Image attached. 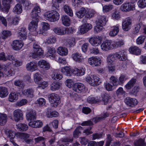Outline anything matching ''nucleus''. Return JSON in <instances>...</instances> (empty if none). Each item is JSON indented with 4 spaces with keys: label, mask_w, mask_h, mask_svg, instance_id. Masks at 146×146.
Here are the masks:
<instances>
[{
    "label": "nucleus",
    "mask_w": 146,
    "mask_h": 146,
    "mask_svg": "<svg viewBox=\"0 0 146 146\" xmlns=\"http://www.w3.org/2000/svg\"><path fill=\"white\" fill-rule=\"evenodd\" d=\"M17 129L20 131H25L28 128L27 125L24 123H19L16 125Z\"/></svg>",
    "instance_id": "38"
},
{
    "label": "nucleus",
    "mask_w": 146,
    "mask_h": 146,
    "mask_svg": "<svg viewBox=\"0 0 146 146\" xmlns=\"http://www.w3.org/2000/svg\"><path fill=\"white\" fill-rule=\"evenodd\" d=\"M86 12L87 11L86 9L84 7H82L80 11L76 13V15L78 17L82 18L84 15L86 17Z\"/></svg>",
    "instance_id": "41"
},
{
    "label": "nucleus",
    "mask_w": 146,
    "mask_h": 146,
    "mask_svg": "<svg viewBox=\"0 0 146 146\" xmlns=\"http://www.w3.org/2000/svg\"><path fill=\"white\" fill-rule=\"evenodd\" d=\"M127 79V77L126 75L122 74L119 77V81L120 85L122 84Z\"/></svg>",
    "instance_id": "63"
},
{
    "label": "nucleus",
    "mask_w": 146,
    "mask_h": 146,
    "mask_svg": "<svg viewBox=\"0 0 146 146\" xmlns=\"http://www.w3.org/2000/svg\"><path fill=\"white\" fill-rule=\"evenodd\" d=\"M30 135L25 133L18 132L16 133V136L18 138L26 140L30 137Z\"/></svg>",
    "instance_id": "36"
},
{
    "label": "nucleus",
    "mask_w": 146,
    "mask_h": 146,
    "mask_svg": "<svg viewBox=\"0 0 146 146\" xmlns=\"http://www.w3.org/2000/svg\"><path fill=\"white\" fill-rule=\"evenodd\" d=\"M113 49L121 47L124 44V42L122 40H119L117 41L112 40Z\"/></svg>",
    "instance_id": "33"
},
{
    "label": "nucleus",
    "mask_w": 146,
    "mask_h": 146,
    "mask_svg": "<svg viewBox=\"0 0 146 146\" xmlns=\"http://www.w3.org/2000/svg\"><path fill=\"white\" fill-rule=\"evenodd\" d=\"M66 86L69 88H71L73 86L74 82L73 80L71 79H68L65 82Z\"/></svg>",
    "instance_id": "56"
},
{
    "label": "nucleus",
    "mask_w": 146,
    "mask_h": 146,
    "mask_svg": "<svg viewBox=\"0 0 146 146\" xmlns=\"http://www.w3.org/2000/svg\"><path fill=\"white\" fill-rule=\"evenodd\" d=\"M44 16L45 19L51 22L58 20L60 17L59 14L55 11L46 12L44 14Z\"/></svg>",
    "instance_id": "2"
},
{
    "label": "nucleus",
    "mask_w": 146,
    "mask_h": 146,
    "mask_svg": "<svg viewBox=\"0 0 146 146\" xmlns=\"http://www.w3.org/2000/svg\"><path fill=\"white\" fill-rule=\"evenodd\" d=\"M39 21L33 20L31 22L29 25V29L31 32H34L35 34H37L36 31L38 23Z\"/></svg>",
    "instance_id": "17"
},
{
    "label": "nucleus",
    "mask_w": 146,
    "mask_h": 146,
    "mask_svg": "<svg viewBox=\"0 0 146 146\" xmlns=\"http://www.w3.org/2000/svg\"><path fill=\"white\" fill-rule=\"evenodd\" d=\"M12 0H2V4L4 7L2 8L1 9L4 12L7 13L9 9L10 6V4Z\"/></svg>",
    "instance_id": "21"
},
{
    "label": "nucleus",
    "mask_w": 146,
    "mask_h": 146,
    "mask_svg": "<svg viewBox=\"0 0 146 146\" xmlns=\"http://www.w3.org/2000/svg\"><path fill=\"white\" fill-rule=\"evenodd\" d=\"M48 85V82L46 81H43L40 82L38 84L37 88H41L42 89H44Z\"/></svg>",
    "instance_id": "64"
},
{
    "label": "nucleus",
    "mask_w": 146,
    "mask_h": 146,
    "mask_svg": "<svg viewBox=\"0 0 146 146\" xmlns=\"http://www.w3.org/2000/svg\"><path fill=\"white\" fill-rule=\"evenodd\" d=\"M131 19L129 17L127 18L124 19L122 22V29L125 31H128L131 29Z\"/></svg>",
    "instance_id": "10"
},
{
    "label": "nucleus",
    "mask_w": 146,
    "mask_h": 146,
    "mask_svg": "<svg viewBox=\"0 0 146 146\" xmlns=\"http://www.w3.org/2000/svg\"><path fill=\"white\" fill-rule=\"evenodd\" d=\"M135 9L133 6H132L128 3H125L123 4L120 7L121 10L123 12H127L131 10Z\"/></svg>",
    "instance_id": "16"
},
{
    "label": "nucleus",
    "mask_w": 146,
    "mask_h": 146,
    "mask_svg": "<svg viewBox=\"0 0 146 146\" xmlns=\"http://www.w3.org/2000/svg\"><path fill=\"white\" fill-rule=\"evenodd\" d=\"M7 115L4 113H0V125H4L7 121Z\"/></svg>",
    "instance_id": "43"
},
{
    "label": "nucleus",
    "mask_w": 146,
    "mask_h": 146,
    "mask_svg": "<svg viewBox=\"0 0 146 146\" xmlns=\"http://www.w3.org/2000/svg\"><path fill=\"white\" fill-rule=\"evenodd\" d=\"M110 96L108 94H106L102 95V100L104 103V104H107L109 100L111 99Z\"/></svg>",
    "instance_id": "50"
},
{
    "label": "nucleus",
    "mask_w": 146,
    "mask_h": 146,
    "mask_svg": "<svg viewBox=\"0 0 146 146\" xmlns=\"http://www.w3.org/2000/svg\"><path fill=\"white\" fill-rule=\"evenodd\" d=\"M18 94L15 92H11L9 96L8 100L11 102H15L18 98Z\"/></svg>",
    "instance_id": "37"
},
{
    "label": "nucleus",
    "mask_w": 146,
    "mask_h": 146,
    "mask_svg": "<svg viewBox=\"0 0 146 146\" xmlns=\"http://www.w3.org/2000/svg\"><path fill=\"white\" fill-rule=\"evenodd\" d=\"M119 25L117 24L112 27V29L109 33V35L111 37L115 36L119 32Z\"/></svg>",
    "instance_id": "27"
},
{
    "label": "nucleus",
    "mask_w": 146,
    "mask_h": 146,
    "mask_svg": "<svg viewBox=\"0 0 146 146\" xmlns=\"http://www.w3.org/2000/svg\"><path fill=\"white\" fill-rule=\"evenodd\" d=\"M11 35V32L8 31H4L2 33L1 36L3 39H5Z\"/></svg>",
    "instance_id": "60"
},
{
    "label": "nucleus",
    "mask_w": 146,
    "mask_h": 146,
    "mask_svg": "<svg viewBox=\"0 0 146 146\" xmlns=\"http://www.w3.org/2000/svg\"><path fill=\"white\" fill-rule=\"evenodd\" d=\"M61 72L67 76H70L73 74L72 69H71L68 66H64L61 68Z\"/></svg>",
    "instance_id": "29"
},
{
    "label": "nucleus",
    "mask_w": 146,
    "mask_h": 146,
    "mask_svg": "<svg viewBox=\"0 0 146 146\" xmlns=\"http://www.w3.org/2000/svg\"><path fill=\"white\" fill-rule=\"evenodd\" d=\"M43 125L42 122L39 120L31 121L29 123V126L34 128H39L42 127Z\"/></svg>",
    "instance_id": "22"
},
{
    "label": "nucleus",
    "mask_w": 146,
    "mask_h": 146,
    "mask_svg": "<svg viewBox=\"0 0 146 146\" xmlns=\"http://www.w3.org/2000/svg\"><path fill=\"white\" fill-rule=\"evenodd\" d=\"M62 21L63 24L66 26L70 25V18L67 16L63 15L62 18Z\"/></svg>",
    "instance_id": "40"
},
{
    "label": "nucleus",
    "mask_w": 146,
    "mask_h": 146,
    "mask_svg": "<svg viewBox=\"0 0 146 146\" xmlns=\"http://www.w3.org/2000/svg\"><path fill=\"white\" fill-rule=\"evenodd\" d=\"M0 70L3 71V72L0 71V78L2 76H12L15 73V71L11 67V64L9 65H0Z\"/></svg>",
    "instance_id": "1"
},
{
    "label": "nucleus",
    "mask_w": 146,
    "mask_h": 146,
    "mask_svg": "<svg viewBox=\"0 0 146 146\" xmlns=\"http://www.w3.org/2000/svg\"><path fill=\"white\" fill-rule=\"evenodd\" d=\"M13 117L12 119L14 121L18 122L23 119V114L22 111L20 109L15 110L13 113Z\"/></svg>",
    "instance_id": "5"
},
{
    "label": "nucleus",
    "mask_w": 146,
    "mask_h": 146,
    "mask_svg": "<svg viewBox=\"0 0 146 146\" xmlns=\"http://www.w3.org/2000/svg\"><path fill=\"white\" fill-rule=\"evenodd\" d=\"M38 66L46 70L49 69L50 68V64L48 62L44 60H41L38 62Z\"/></svg>",
    "instance_id": "23"
},
{
    "label": "nucleus",
    "mask_w": 146,
    "mask_h": 146,
    "mask_svg": "<svg viewBox=\"0 0 146 146\" xmlns=\"http://www.w3.org/2000/svg\"><path fill=\"white\" fill-rule=\"evenodd\" d=\"M65 12L70 16L71 17L73 15L72 11L71 8L67 5H65L64 7Z\"/></svg>",
    "instance_id": "47"
},
{
    "label": "nucleus",
    "mask_w": 146,
    "mask_h": 146,
    "mask_svg": "<svg viewBox=\"0 0 146 146\" xmlns=\"http://www.w3.org/2000/svg\"><path fill=\"white\" fill-rule=\"evenodd\" d=\"M43 53L44 51L42 48H39V50H36V51H33V52L31 54V56L34 58L37 57L40 58L42 56Z\"/></svg>",
    "instance_id": "31"
},
{
    "label": "nucleus",
    "mask_w": 146,
    "mask_h": 146,
    "mask_svg": "<svg viewBox=\"0 0 146 146\" xmlns=\"http://www.w3.org/2000/svg\"><path fill=\"white\" fill-rule=\"evenodd\" d=\"M64 29V27H56L53 29V31L56 34L62 35L65 34Z\"/></svg>",
    "instance_id": "35"
},
{
    "label": "nucleus",
    "mask_w": 146,
    "mask_h": 146,
    "mask_svg": "<svg viewBox=\"0 0 146 146\" xmlns=\"http://www.w3.org/2000/svg\"><path fill=\"white\" fill-rule=\"evenodd\" d=\"M121 54L118 53H116L109 55L107 57V62L108 64L110 65H112L113 62L115 59V56L117 57L119 60H124L126 59L125 55L123 56V58H122L121 57Z\"/></svg>",
    "instance_id": "4"
},
{
    "label": "nucleus",
    "mask_w": 146,
    "mask_h": 146,
    "mask_svg": "<svg viewBox=\"0 0 146 146\" xmlns=\"http://www.w3.org/2000/svg\"><path fill=\"white\" fill-rule=\"evenodd\" d=\"M62 84L58 82H54L50 85V89L52 91H56L60 89Z\"/></svg>",
    "instance_id": "34"
},
{
    "label": "nucleus",
    "mask_w": 146,
    "mask_h": 146,
    "mask_svg": "<svg viewBox=\"0 0 146 146\" xmlns=\"http://www.w3.org/2000/svg\"><path fill=\"white\" fill-rule=\"evenodd\" d=\"M146 38V35H141L139 37L136 39V43L138 45L143 44Z\"/></svg>",
    "instance_id": "48"
},
{
    "label": "nucleus",
    "mask_w": 146,
    "mask_h": 146,
    "mask_svg": "<svg viewBox=\"0 0 146 146\" xmlns=\"http://www.w3.org/2000/svg\"><path fill=\"white\" fill-rule=\"evenodd\" d=\"M108 21L106 20V17L104 16H99L96 21L97 23L103 26H105Z\"/></svg>",
    "instance_id": "32"
},
{
    "label": "nucleus",
    "mask_w": 146,
    "mask_h": 146,
    "mask_svg": "<svg viewBox=\"0 0 146 146\" xmlns=\"http://www.w3.org/2000/svg\"><path fill=\"white\" fill-rule=\"evenodd\" d=\"M82 129V127L80 126L78 127L73 132V136L74 137H77L80 133L81 130Z\"/></svg>",
    "instance_id": "54"
},
{
    "label": "nucleus",
    "mask_w": 146,
    "mask_h": 146,
    "mask_svg": "<svg viewBox=\"0 0 146 146\" xmlns=\"http://www.w3.org/2000/svg\"><path fill=\"white\" fill-rule=\"evenodd\" d=\"M136 79H132L125 85V87L127 89H131L133 86L136 82Z\"/></svg>",
    "instance_id": "45"
},
{
    "label": "nucleus",
    "mask_w": 146,
    "mask_h": 146,
    "mask_svg": "<svg viewBox=\"0 0 146 146\" xmlns=\"http://www.w3.org/2000/svg\"><path fill=\"white\" fill-rule=\"evenodd\" d=\"M26 68L27 70L30 71H34L38 68L36 63L33 62L28 63L26 65Z\"/></svg>",
    "instance_id": "30"
},
{
    "label": "nucleus",
    "mask_w": 146,
    "mask_h": 146,
    "mask_svg": "<svg viewBox=\"0 0 146 146\" xmlns=\"http://www.w3.org/2000/svg\"><path fill=\"white\" fill-rule=\"evenodd\" d=\"M109 115L107 113H105L104 115H103L101 117H96V118H93V121L95 123H96L100 121L102 119L106 118L108 117Z\"/></svg>",
    "instance_id": "57"
},
{
    "label": "nucleus",
    "mask_w": 146,
    "mask_h": 146,
    "mask_svg": "<svg viewBox=\"0 0 146 146\" xmlns=\"http://www.w3.org/2000/svg\"><path fill=\"white\" fill-rule=\"evenodd\" d=\"M27 33L25 28L22 27L18 32L17 36L21 40L26 39L27 37Z\"/></svg>",
    "instance_id": "19"
},
{
    "label": "nucleus",
    "mask_w": 146,
    "mask_h": 146,
    "mask_svg": "<svg viewBox=\"0 0 146 146\" xmlns=\"http://www.w3.org/2000/svg\"><path fill=\"white\" fill-rule=\"evenodd\" d=\"M72 57L74 60L79 63L83 62L85 59L82 54L78 52H75L72 54Z\"/></svg>",
    "instance_id": "18"
},
{
    "label": "nucleus",
    "mask_w": 146,
    "mask_h": 146,
    "mask_svg": "<svg viewBox=\"0 0 146 146\" xmlns=\"http://www.w3.org/2000/svg\"><path fill=\"white\" fill-rule=\"evenodd\" d=\"M92 27V25L90 23L84 24L80 27V32L81 34H84L90 30Z\"/></svg>",
    "instance_id": "13"
},
{
    "label": "nucleus",
    "mask_w": 146,
    "mask_h": 146,
    "mask_svg": "<svg viewBox=\"0 0 146 146\" xmlns=\"http://www.w3.org/2000/svg\"><path fill=\"white\" fill-rule=\"evenodd\" d=\"M110 82L114 86L116 87L120 85L117 78L114 76H111L110 78Z\"/></svg>",
    "instance_id": "42"
},
{
    "label": "nucleus",
    "mask_w": 146,
    "mask_h": 146,
    "mask_svg": "<svg viewBox=\"0 0 146 146\" xmlns=\"http://www.w3.org/2000/svg\"><path fill=\"white\" fill-rule=\"evenodd\" d=\"M85 68L83 67L75 68L72 69L73 74L77 76H81L84 75L85 72Z\"/></svg>",
    "instance_id": "20"
},
{
    "label": "nucleus",
    "mask_w": 146,
    "mask_h": 146,
    "mask_svg": "<svg viewBox=\"0 0 146 146\" xmlns=\"http://www.w3.org/2000/svg\"><path fill=\"white\" fill-rule=\"evenodd\" d=\"M129 51L131 54L136 55H140L141 52V49L135 46H131L129 48Z\"/></svg>",
    "instance_id": "26"
},
{
    "label": "nucleus",
    "mask_w": 146,
    "mask_h": 146,
    "mask_svg": "<svg viewBox=\"0 0 146 146\" xmlns=\"http://www.w3.org/2000/svg\"><path fill=\"white\" fill-rule=\"evenodd\" d=\"M41 9L39 6L35 5L31 13V16L33 19H36V20L39 21L40 17L39 15Z\"/></svg>",
    "instance_id": "9"
},
{
    "label": "nucleus",
    "mask_w": 146,
    "mask_h": 146,
    "mask_svg": "<svg viewBox=\"0 0 146 146\" xmlns=\"http://www.w3.org/2000/svg\"><path fill=\"white\" fill-rule=\"evenodd\" d=\"M34 90L32 88H29L22 92V94L26 97L32 98L34 96Z\"/></svg>",
    "instance_id": "25"
},
{
    "label": "nucleus",
    "mask_w": 146,
    "mask_h": 146,
    "mask_svg": "<svg viewBox=\"0 0 146 146\" xmlns=\"http://www.w3.org/2000/svg\"><path fill=\"white\" fill-rule=\"evenodd\" d=\"M23 45V43L21 41L15 40L13 41L12 47L14 49L19 50L21 49Z\"/></svg>",
    "instance_id": "24"
},
{
    "label": "nucleus",
    "mask_w": 146,
    "mask_h": 146,
    "mask_svg": "<svg viewBox=\"0 0 146 146\" xmlns=\"http://www.w3.org/2000/svg\"><path fill=\"white\" fill-rule=\"evenodd\" d=\"M52 78L55 80H59L62 78V75L60 73L56 72H53L51 75Z\"/></svg>",
    "instance_id": "46"
},
{
    "label": "nucleus",
    "mask_w": 146,
    "mask_h": 146,
    "mask_svg": "<svg viewBox=\"0 0 146 146\" xmlns=\"http://www.w3.org/2000/svg\"><path fill=\"white\" fill-rule=\"evenodd\" d=\"M19 17H15L13 18L11 21L9 22V24L10 25H15L18 24L20 20Z\"/></svg>",
    "instance_id": "51"
},
{
    "label": "nucleus",
    "mask_w": 146,
    "mask_h": 146,
    "mask_svg": "<svg viewBox=\"0 0 146 146\" xmlns=\"http://www.w3.org/2000/svg\"><path fill=\"white\" fill-rule=\"evenodd\" d=\"M88 62L90 65L93 66H100L101 64V59L98 56H92L88 59Z\"/></svg>",
    "instance_id": "8"
},
{
    "label": "nucleus",
    "mask_w": 146,
    "mask_h": 146,
    "mask_svg": "<svg viewBox=\"0 0 146 146\" xmlns=\"http://www.w3.org/2000/svg\"><path fill=\"white\" fill-rule=\"evenodd\" d=\"M56 38L54 36H50L46 39V42L48 44H54L56 42Z\"/></svg>",
    "instance_id": "61"
},
{
    "label": "nucleus",
    "mask_w": 146,
    "mask_h": 146,
    "mask_svg": "<svg viewBox=\"0 0 146 146\" xmlns=\"http://www.w3.org/2000/svg\"><path fill=\"white\" fill-rule=\"evenodd\" d=\"M41 25L42 26V32L40 31V33H43V31H46L50 29L49 24L47 23L46 22H42L41 23Z\"/></svg>",
    "instance_id": "49"
},
{
    "label": "nucleus",
    "mask_w": 146,
    "mask_h": 146,
    "mask_svg": "<svg viewBox=\"0 0 146 146\" xmlns=\"http://www.w3.org/2000/svg\"><path fill=\"white\" fill-rule=\"evenodd\" d=\"M95 11L93 10H89L87 11L86 15V17L87 18H91L93 17L95 13Z\"/></svg>",
    "instance_id": "55"
},
{
    "label": "nucleus",
    "mask_w": 146,
    "mask_h": 146,
    "mask_svg": "<svg viewBox=\"0 0 146 146\" xmlns=\"http://www.w3.org/2000/svg\"><path fill=\"white\" fill-rule=\"evenodd\" d=\"M50 102L54 104V106H57L60 103V98L59 96L55 93H52L48 96Z\"/></svg>",
    "instance_id": "6"
},
{
    "label": "nucleus",
    "mask_w": 146,
    "mask_h": 146,
    "mask_svg": "<svg viewBox=\"0 0 146 146\" xmlns=\"http://www.w3.org/2000/svg\"><path fill=\"white\" fill-rule=\"evenodd\" d=\"M36 112L32 109L28 110L26 114V118L27 120L31 121L36 119Z\"/></svg>",
    "instance_id": "15"
},
{
    "label": "nucleus",
    "mask_w": 146,
    "mask_h": 146,
    "mask_svg": "<svg viewBox=\"0 0 146 146\" xmlns=\"http://www.w3.org/2000/svg\"><path fill=\"white\" fill-rule=\"evenodd\" d=\"M42 79L41 77V75L38 73H36L35 74L34 76V80L36 83H38V82Z\"/></svg>",
    "instance_id": "59"
},
{
    "label": "nucleus",
    "mask_w": 146,
    "mask_h": 146,
    "mask_svg": "<svg viewBox=\"0 0 146 146\" xmlns=\"http://www.w3.org/2000/svg\"><path fill=\"white\" fill-rule=\"evenodd\" d=\"M112 40H106L104 41L101 44V49L105 51H108L113 49Z\"/></svg>",
    "instance_id": "12"
},
{
    "label": "nucleus",
    "mask_w": 146,
    "mask_h": 146,
    "mask_svg": "<svg viewBox=\"0 0 146 146\" xmlns=\"http://www.w3.org/2000/svg\"><path fill=\"white\" fill-rule=\"evenodd\" d=\"M8 137L10 138V141L12 143L14 142L13 139L16 135L15 133L11 131H9L8 132Z\"/></svg>",
    "instance_id": "53"
},
{
    "label": "nucleus",
    "mask_w": 146,
    "mask_h": 146,
    "mask_svg": "<svg viewBox=\"0 0 146 146\" xmlns=\"http://www.w3.org/2000/svg\"><path fill=\"white\" fill-rule=\"evenodd\" d=\"M112 18L113 19L118 20L120 18L119 12L117 10H115L112 14Z\"/></svg>",
    "instance_id": "58"
},
{
    "label": "nucleus",
    "mask_w": 146,
    "mask_h": 146,
    "mask_svg": "<svg viewBox=\"0 0 146 146\" xmlns=\"http://www.w3.org/2000/svg\"><path fill=\"white\" fill-rule=\"evenodd\" d=\"M86 80L93 86L98 85L101 83V81L99 78L94 75L87 77L86 78Z\"/></svg>",
    "instance_id": "3"
},
{
    "label": "nucleus",
    "mask_w": 146,
    "mask_h": 146,
    "mask_svg": "<svg viewBox=\"0 0 146 146\" xmlns=\"http://www.w3.org/2000/svg\"><path fill=\"white\" fill-rule=\"evenodd\" d=\"M72 89L74 91L78 93L84 92L85 91V87L84 85L80 83H77L74 84Z\"/></svg>",
    "instance_id": "11"
},
{
    "label": "nucleus",
    "mask_w": 146,
    "mask_h": 146,
    "mask_svg": "<svg viewBox=\"0 0 146 146\" xmlns=\"http://www.w3.org/2000/svg\"><path fill=\"white\" fill-rule=\"evenodd\" d=\"M102 40V38L98 36H94L89 39V43L93 46H97L100 45Z\"/></svg>",
    "instance_id": "7"
},
{
    "label": "nucleus",
    "mask_w": 146,
    "mask_h": 146,
    "mask_svg": "<svg viewBox=\"0 0 146 146\" xmlns=\"http://www.w3.org/2000/svg\"><path fill=\"white\" fill-rule=\"evenodd\" d=\"M125 102L128 106L133 107L136 105L138 103L137 100L130 97L126 98L125 100Z\"/></svg>",
    "instance_id": "14"
},
{
    "label": "nucleus",
    "mask_w": 146,
    "mask_h": 146,
    "mask_svg": "<svg viewBox=\"0 0 146 146\" xmlns=\"http://www.w3.org/2000/svg\"><path fill=\"white\" fill-rule=\"evenodd\" d=\"M57 51L58 54L62 56H65L68 54V50L65 47H59L57 49Z\"/></svg>",
    "instance_id": "28"
},
{
    "label": "nucleus",
    "mask_w": 146,
    "mask_h": 146,
    "mask_svg": "<svg viewBox=\"0 0 146 146\" xmlns=\"http://www.w3.org/2000/svg\"><path fill=\"white\" fill-rule=\"evenodd\" d=\"M56 50L54 48L48 47V51L47 56H49L52 57L55 53Z\"/></svg>",
    "instance_id": "52"
},
{
    "label": "nucleus",
    "mask_w": 146,
    "mask_h": 146,
    "mask_svg": "<svg viewBox=\"0 0 146 146\" xmlns=\"http://www.w3.org/2000/svg\"><path fill=\"white\" fill-rule=\"evenodd\" d=\"M7 89L4 87H0V97L5 98L6 97L8 94Z\"/></svg>",
    "instance_id": "39"
},
{
    "label": "nucleus",
    "mask_w": 146,
    "mask_h": 146,
    "mask_svg": "<svg viewBox=\"0 0 146 146\" xmlns=\"http://www.w3.org/2000/svg\"><path fill=\"white\" fill-rule=\"evenodd\" d=\"M22 11V7L20 4H17L13 9V11L17 14L21 13Z\"/></svg>",
    "instance_id": "44"
},
{
    "label": "nucleus",
    "mask_w": 146,
    "mask_h": 146,
    "mask_svg": "<svg viewBox=\"0 0 146 146\" xmlns=\"http://www.w3.org/2000/svg\"><path fill=\"white\" fill-rule=\"evenodd\" d=\"M137 4L140 8H144L146 7V0H139Z\"/></svg>",
    "instance_id": "62"
}]
</instances>
